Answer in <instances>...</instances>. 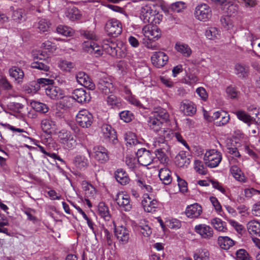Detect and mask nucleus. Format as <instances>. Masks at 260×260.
<instances>
[{
	"label": "nucleus",
	"instance_id": "423d86ee",
	"mask_svg": "<svg viewBox=\"0 0 260 260\" xmlns=\"http://www.w3.org/2000/svg\"><path fill=\"white\" fill-rule=\"evenodd\" d=\"M211 9L207 4H201L195 9L194 16L199 20L207 21L211 18Z\"/></svg>",
	"mask_w": 260,
	"mask_h": 260
},
{
	"label": "nucleus",
	"instance_id": "c9c22d12",
	"mask_svg": "<svg viewBox=\"0 0 260 260\" xmlns=\"http://www.w3.org/2000/svg\"><path fill=\"white\" fill-rule=\"evenodd\" d=\"M135 181L137 185L144 191L150 192L152 190V188L149 185L146 177H138Z\"/></svg>",
	"mask_w": 260,
	"mask_h": 260
},
{
	"label": "nucleus",
	"instance_id": "e433bc0d",
	"mask_svg": "<svg viewBox=\"0 0 260 260\" xmlns=\"http://www.w3.org/2000/svg\"><path fill=\"white\" fill-rule=\"evenodd\" d=\"M99 214L105 220L109 221L111 215L109 213V208L103 202H100L98 205Z\"/></svg>",
	"mask_w": 260,
	"mask_h": 260
},
{
	"label": "nucleus",
	"instance_id": "9b49d317",
	"mask_svg": "<svg viewBox=\"0 0 260 260\" xmlns=\"http://www.w3.org/2000/svg\"><path fill=\"white\" fill-rule=\"evenodd\" d=\"M136 154L138 157V162L142 166H148L153 160V156L152 153L145 148L138 149Z\"/></svg>",
	"mask_w": 260,
	"mask_h": 260
},
{
	"label": "nucleus",
	"instance_id": "37998d69",
	"mask_svg": "<svg viewBox=\"0 0 260 260\" xmlns=\"http://www.w3.org/2000/svg\"><path fill=\"white\" fill-rule=\"evenodd\" d=\"M74 163L77 168L82 169L88 166V160L84 156L78 155L75 157Z\"/></svg>",
	"mask_w": 260,
	"mask_h": 260
},
{
	"label": "nucleus",
	"instance_id": "c03bdc74",
	"mask_svg": "<svg viewBox=\"0 0 260 260\" xmlns=\"http://www.w3.org/2000/svg\"><path fill=\"white\" fill-rule=\"evenodd\" d=\"M124 140L126 144L130 146L136 145L138 143V140L136 134L132 131H128L125 134Z\"/></svg>",
	"mask_w": 260,
	"mask_h": 260
},
{
	"label": "nucleus",
	"instance_id": "f3484780",
	"mask_svg": "<svg viewBox=\"0 0 260 260\" xmlns=\"http://www.w3.org/2000/svg\"><path fill=\"white\" fill-rule=\"evenodd\" d=\"M152 64L156 68L164 67L168 62L169 57L163 52H155L151 57Z\"/></svg>",
	"mask_w": 260,
	"mask_h": 260
},
{
	"label": "nucleus",
	"instance_id": "052dcab7",
	"mask_svg": "<svg viewBox=\"0 0 260 260\" xmlns=\"http://www.w3.org/2000/svg\"><path fill=\"white\" fill-rule=\"evenodd\" d=\"M119 58H125L129 61L131 64L134 63V59L133 55L128 52H127L125 46H123V49L120 51V53L119 54Z\"/></svg>",
	"mask_w": 260,
	"mask_h": 260
},
{
	"label": "nucleus",
	"instance_id": "7ed1b4c3",
	"mask_svg": "<svg viewBox=\"0 0 260 260\" xmlns=\"http://www.w3.org/2000/svg\"><path fill=\"white\" fill-rule=\"evenodd\" d=\"M222 160L221 152L215 149H211L206 152L204 160L206 166L213 168L217 167Z\"/></svg>",
	"mask_w": 260,
	"mask_h": 260
},
{
	"label": "nucleus",
	"instance_id": "49530a36",
	"mask_svg": "<svg viewBox=\"0 0 260 260\" xmlns=\"http://www.w3.org/2000/svg\"><path fill=\"white\" fill-rule=\"evenodd\" d=\"M107 104L112 108H120L121 106V101L113 94L110 95L107 99Z\"/></svg>",
	"mask_w": 260,
	"mask_h": 260
},
{
	"label": "nucleus",
	"instance_id": "6e6552de",
	"mask_svg": "<svg viewBox=\"0 0 260 260\" xmlns=\"http://www.w3.org/2000/svg\"><path fill=\"white\" fill-rule=\"evenodd\" d=\"M76 121L81 127L87 128L93 122V116L89 111L84 109L80 111L77 114Z\"/></svg>",
	"mask_w": 260,
	"mask_h": 260
},
{
	"label": "nucleus",
	"instance_id": "a211bd4d",
	"mask_svg": "<svg viewBox=\"0 0 260 260\" xmlns=\"http://www.w3.org/2000/svg\"><path fill=\"white\" fill-rule=\"evenodd\" d=\"M58 136L60 142L66 145L68 148H72L75 145L76 141L70 131H59Z\"/></svg>",
	"mask_w": 260,
	"mask_h": 260
},
{
	"label": "nucleus",
	"instance_id": "864d4df0",
	"mask_svg": "<svg viewBox=\"0 0 260 260\" xmlns=\"http://www.w3.org/2000/svg\"><path fill=\"white\" fill-rule=\"evenodd\" d=\"M161 121L158 120V119H157V118L155 117L154 116H151L149 118L148 124L151 128H155V130H158V129L160 127V126L163 124Z\"/></svg>",
	"mask_w": 260,
	"mask_h": 260
},
{
	"label": "nucleus",
	"instance_id": "473e14b6",
	"mask_svg": "<svg viewBox=\"0 0 260 260\" xmlns=\"http://www.w3.org/2000/svg\"><path fill=\"white\" fill-rule=\"evenodd\" d=\"M168 149L169 148L165 147H160L155 150V154L160 164L166 165L168 163L169 158L166 154V152L167 151Z\"/></svg>",
	"mask_w": 260,
	"mask_h": 260
},
{
	"label": "nucleus",
	"instance_id": "ddd939ff",
	"mask_svg": "<svg viewBox=\"0 0 260 260\" xmlns=\"http://www.w3.org/2000/svg\"><path fill=\"white\" fill-rule=\"evenodd\" d=\"M115 201L122 210L129 211L132 208L129 196L123 192H118L117 194Z\"/></svg>",
	"mask_w": 260,
	"mask_h": 260
},
{
	"label": "nucleus",
	"instance_id": "f257e3e1",
	"mask_svg": "<svg viewBox=\"0 0 260 260\" xmlns=\"http://www.w3.org/2000/svg\"><path fill=\"white\" fill-rule=\"evenodd\" d=\"M54 80L47 78H40L37 81H32L30 83L31 92H36L44 88L47 96L53 100L62 99L64 94L63 90L59 87L53 86Z\"/></svg>",
	"mask_w": 260,
	"mask_h": 260
},
{
	"label": "nucleus",
	"instance_id": "774afa93",
	"mask_svg": "<svg viewBox=\"0 0 260 260\" xmlns=\"http://www.w3.org/2000/svg\"><path fill=\"white\" fill-rule=\"evenodd\" d=\"M167 224L169 228L172 229H178L181 226V222L175 218L167 221Z\"/></svg>",
	"mask_w": 260,
	"mask_h": 260
},
{
	"label": "nucleus",
	"instance_id": "bf43d9fd",
	"mask_svg": "<svg viewBox=\"0 0 260 260\" xmlns=\"http://www.w3.org/2000/svg\"><path fill=\"white\" fill-rule=\"evenodd\" d=\"M224 6H226V12L229 16H234L238 11V7L235 4L226 3Z\"/></svg>",
	"mask_w": 260,
	"mask_h": 260
},
{
	"label": "nucleus",
	"instance_id": "412c9836",
	"mask_svg": "<svg viewBox=\"0 0 260 260\" xmlns=\"http://www.w3.org/2000/svg\"><path fill=\"white\" fill-rule=\"evenodd\" d=\"M185 212L189 218H198L202 213V208L199 204L194 203L188 206Z\"/></svg>",
	"mask_w": 260,
	"mask_h": 260
},
{
	"label": "nucleus",
	"instance_id": "680f3d73",
	"mask_svg": "<svg viewBox=\"0 0 260 260\" xmlns=\"http://www.w3.org/2000/svg\"><path fill=\"white\" fill-rule=\"evenodd\" d=\"M236 260H248L249 254L244 249H240L236 252Z\"/></svg>",
	"mask_w": 260,
	"mask_h": 260
},
{
	"label": "nucleus",
	"instance_id": "8fccbe9b",
	"mask_svg": "<svg viewBox=\"0 0 260 260\" xmlns=\"http://www.w3.org/2000/svg\"><path fill=\"white\" fill-rule=\"evenodd\" d=\"M175 48L177 51L182 53L184 56L188 57L191 53V50L188 45L185 44H176Z\"/></svg>",
	"mask_w": 260,
	"mask_h": 260
},
{
	"label": "nucleus",
	"instance_id": "09e8293b",
	"mask_svg": "<svg viewBox=\"0 0 260 260\" xmlns=\"http://www.w3.org/2000/svg\"><path fill=\"white\" fill-rule=\"evenodd\" d=\"M235 70L237 72L236 74L240 78H244L248 76V68L245 66L237 64L235 66Z\"/></svg>",
	"mask_w": 260,
	"mask_h": 260
},
{
	"label": "nucleus",
	"instance_id": "7c9ffc66",
	"mask_svg": "<svg viewBox=\"0 0 260 260\" xmlns=\"http://www.w3.org/2000/svg\"><path fill=\"white\" fill-rule=\"evenodd\" d=\"M211 224L218 232L225 233L228 231L226 223L220 218H214L211 220Z\"/></svg>",
	"mask_w": 260,
	"mask_h": 260
},
{
	"label": "nucleus",
	"instance_id": "603ef678",
	"mask_svg": "<svg viewBox=\"0 0 260 260\" xmlns=\"http://www.w3.org/2000/svg\"><path fill=\"white\" fill-rule=\"evenodd\" d=\"M194 169L196 172L201 175H205L207 174V169L203 162L199 160H196L194 162Z\"/></svg>",
	"mask_w": 260,
	"mask_h": 260
},
{
	"label": "nucleus",
	"instance_id": "3c124183",
	"mask_svg": "<svg viewBox=\"0 0 260 260\" xmlns=\"http://www.w3.org/2000/svg\"><path fill=\"white\" fill-rule=\"evenodd\" d=\"M138 159L131 155H127L125 158V162L128 168L132 171H134L137 167Z\"/></svg>",
	"mask_w": 260,
	"mask_h": 260
},
{
	"label": "nucleus",
	"instance_id": "5fc2aeb1",
	"mask_svg": "<svg viewBox=\"0 0 260 260\" xmlns=\"http://www.w3.org/2000/svg\"><path fill=\"white\" fill-rule=\"evenodd\" d=\"M209 253L206 249L199 250L197 252L194 254V260H208Z\"/></svg>",
	"mask_w": 260,
	"mask_h": 260
},
{
	"label": "nucleus",
	"instance_id": "c85d7f7f",
	"mask_svg": "<svg viewBox=\"0 0 260 260\" xmlns=\"http://www.w3.org/2000/svg\"><path fill=\"white\" fill-rule=\"evenodd\" d=\"M115 177L117 181L122 185L129 182V179L127 173L122 169H118L115 173Z\"/></svg>",
	"mask_w": 260,
	"mask_h": 260
},
{
	"label": "nucleus",
	"instance_id": "a18cd8bd",
	"mask_svg": "<svg viewBox=\"0 0 260 260\" xmlns=\"http://www.w3.org/2000/svg\"><path fill=\"white\" fill-rule=\"evenodd\" d=\"M97 47H100L93 41L84 42L83 44V49L85 52L90 54L94 53L97 50Z\"/></svg>",
	"mask_w": 260,
	"mask_h": 260
},
{
	"label": "nucleus",
	"instance_id": "0eeeda50",
	"mask_svg": "<svg viewBox=\"0 0 260 260\" xmlns=\"http://www.w3.org/2000/svg\"><path fill=\"white\" fill-rule=\"evenodd\" d=\"M105 30L109 36L117 37L122 32V24L118 20L112 19L106 23Z\"/></svg>",
	"mask_w": 260,
	"mask_h": 260
},
{
	"label": "nucleus",
	"instance_id": "338daca9",
	"mask_svg": "<svg viewBox=\"0 0 260 260\" xmlns=\"http://www.w3.org/2000/svg\"><path fill=\"white\" fill-rule=\"evenodd\" d=\"M136 74L140 78H144L149 74V69L147 66H142L136 70Z\"/></svg>",
	"mask_w": 260,
	"mask_h": 260
},
{
	"label": "nucleus",
	"instance_id": "e2e57ef3",
	"mask_svg": "<svg viewBox=\"0 0 260 260\" xmlns=\"http://www.w3.org/2000/svg\"><path fill=\"white\" fill-rule=\"evenodd\" d=\"M119 117L121 120L125 122L131 121L134 118V115L129 111H124L119 113Z\"/></svg>",
	"mask_w": 260,
	"mask_h": 260
},
{
	"label": "nucleus",
	"instance_id": "4d7b16f0",
	"mask_svg": "<svg viewBox=\"0 0 260 260\" xmlns=\"http://www.w3.org/2000/svg\"><path fill=\"white\" fill-rule=\"evenodd\" d=\"M205 35L208 39L214 40L219 35L218 30L216 27H209L206 30Z\"/></svg>",
	"mask_w": 260,
	"mask_h": 260
},
{
	"label": "nucleus",
	"instance_id": "13d9d810",
	"mask_svg": "<svg viewBox=\"0 0 260 260\" xmlns=\"http://www.w3.org/2000/svg\"><path fill=\"white\" fill-rule=\"evenodd\" d=\"M104 136L113 144H116L118 141L116 131H106L104 133Z\"/></svg>",
	"mask_w": 260,
	"mask_h": 260
},
{
	"label": "nucleus",
	"instance_id": "1a4fd4ad",
	"mask_svg": "<svg viewBox=\"0 0 260 260\" xmlns=\"http://www.w3.org/2000/svg\"><path fill=\"white\" fill-rule=\"evenodd\" d=\"M42 53L37 54L34 57V61L31 62L30 67L32 69H38L45 72L49 71L48 59L43 58Z\"/></svg>",
	"mask_w": 260,
	"mask_h": 260
},
{
	"label": "nucleus",
	"instance_id": "5701e85b",
	"mask_svg": "<svg viewBox=\"0 0 260 260\" xmlns=\"http://www.w3.org/2000/svg\"><path fill=\"white\" fill-rule=\"evenodd\" d=\"M8 109L10 111V113L16 117H22L24 114V106L22 104L12 102L8 105Z\"/></svg>",
	"mask_w": 260,
	"mask_h": 260
},
{
	"label": "nucleus",
	"instance_id": "cd10ccee",
	"mask_svg": "<svg viewBox=\"0 0 260 260\" xmlns=\"http://www.w3.org/2000/svg\"><path fill=\"white\" fill-rule=\"evenodd\" d=\"M9 73L10 77L13 78L17 83L22 82L24 77V73L21 69L14 67L9 69Z\"/></svg>",
	"mask_w": 260,
	"mask_h": 260
},
{
	"label": "nucleus",
	"instance_id": "6ab92c4d",
	"mask_svg": "<svg viewBox=\"0 0 260 260\" xmlns=\"http://www.w3.org/2000/svg\"><path fill=\"white\" fill-rule=\"evenodd\" d=\"M72 97L74 100L80 103L89 102L91 98L89 93L87 92L83 88L74 90L72 94Z\"/></svg>",
	"mask_w": 260,
	"mask_h": 260
},
{
	"label": "nucleus",
	"instance_id": "6e6d98bb",
	"mask_svg": "<svg viewBox=\"0 0 260 260\" xmlns=\"http://www.w3.org/2000/svg\"><path fill=\"white\" fill-rule=\"evenodd\" d=\"M74 99L72 96H63L62 100L59 102L60 107L65 109H69L72 107V102Z\"/></svg>",
	"mask_w": 260,
	"mask_h": 260
},
{
	"label": "nucleus",
	"instance_id": "9d476101",
	"mask_svg": "<svg viewBox=\"0 0 260 260\" xmlns=\"http://www.w3.org/2000/svg\"><path fill=\"white\" fill-rule=\"evenodd\" d=\"M121 47H120L115 43L110 40H104L103 48L105 51L112 56H116L119 58V54L120 53V51L123 49V46H124L122 44H120Z\"/></svg>",
	"mask_w": 260,
	"mask_h": 260
},
{
	"label": "nucleus",
	"instance_id": "f704fd0d",
	"mask_svg": "<svg viewBox=\"0 0 260 260\" xmlns=\"http://www.w3.org/2000/svg\"><path fill=\"white\" fill-rule=\"evenodd\" d=\"M153 116L161 121L162 123L166 122L169 118V114L167 111L160 107L156 108L152 113Z\"/></svg>",
	"mask_w": 260,
	"mask_h": 260
},
{
	"label": "nucleus",
	"instance_id": "a878e982",
	"mask_svg": "<svg viewBox=\"0 0 260 260\" xmlns=\"http://www.w3.org/2000/svg\"><path fill=\"white\" fill-rule=\"evenodd\" d=\"M247 229L251 235L260 236V221L258 220L254 219L248 221Z\"/></svg>",
	"mask_w": 260,
	"mask_h": 260
},
{
	"label": "nucleus",
	"instance_id": "58836bf2",
	"mask_svg": "<svg viewBox=\"0 0 260 260\" xmlns=\"http://www.w3.org/2000/svg\"><path fill=\"white\" fill-rule=\"evenodd\" d=\"M12 19L17 23H20L22 21L25 20V12L23 9H17L14 10L12 14Z\"/></svg>",
	"mask_w": 260,
	"mask_h": 260
},
{
	"label": "nucleus",
	"instance_id": "f03ea898",
	"mask_svg": "<svg viewBox=\"0 0 260 260\" xmlns=\"http://www.w3.org/2000/svg\"><path fill=\"white\" fill-rule=\"evenodd\" d=\"M89 157H92L96 161L101 164H106L109 160V152L102 146H95L92 151L87 149Z\"/></svg>",
	"mask_w": 260,
	"mask_h": 260
},
{
	"label": "nucleus",
	"instance_id": "bb28decb",
	"mask_svg": "<svg viewBox=\"0 0 260 260\" xmlns=\"http://www.w3.org/2000/svg\"><path fill=\"white\" fill-rule=\"evenodd\" d=\"M217 242L219 247L224 250H228L235 245V241L228 236L218 237Z\"/></svg>",
	"mask_w": 260,
	"mask_h": 260
},
{
	"label": "nucleus",
	"instance_id": "69168bd1",
	"mask_svg": "<svg viewBox=\"0 0 260 260\" xmlns=\"http://www.w3.org/2000/svg\"><path fill=\"white\" fill-rule=\"evenodd\" d=\"M138 230L144 236L148 237L151 234V229L147 224L140 225L138 226Z\"/></svg>",
	"mask_w": 260,
	"mask_h": 260
},
{
	"label": "nucleus",
	"instance_id": "de8ad7c7",
	"mask_svg": "<svg viewBox=\"0 0 260 260\" xmlns=\"http://www.w3.org/2000/svg\"><path fill=\"white\" fill-rule=\"evenodd\" d=\"M56 31L58 34L66 37L72 36L75 32L72 28L64 25L58 26L56 28Z\"/></svg>",
	"mask_w": 260,
	"mask_h": 260
},
{
	"label": "nucleus",
	"instance_id": "aec40b11",
	"mask_svg": "<svg viewBox=\"0 0 260 260\" xmlns=\"http://www.w3.org/2000/svg\"><path fill=\"white\" fill-rule=\"evenodd\" d=\"M98 88L103 93L108 94L113 90V85L110 79L107 78H101L97 83Z\"/></svg>",
	"mask_w": 260,
	"mask_h": 260
},
{
	"label": "nucleus",
	"instance_id": "79ce46f5",
	"mask_svg": "<svg viewBox=\"0 0 260 260\" xmlns=\"http://www.w3.org/2000/svg\"><path fill=\"white\" fill-rule=\"evenodd\" d=\"M41 125L42 130L56 129L58 128L56 122L49 118L43 119Z\"/></svg>",
	"mask_w": 260,
	"mask_h": 260
},
{
	"label": "nucleus",
	"instance_id": "ea45409f",
	"mask_svg": "<svg viewBox=\"0 0 260 260\" xmlns=\"http://www.w3.org/2000/svg\"><path fill=\"white\" fill-rule=\"evenodd\" d=\"M176 164L179 167L187 166L190 162L189 158H187L184 152L179 153L176 157Z\"/></svg>",
	"mask_w": 260,
	"mask_h": 260
},
{
	"label": "nucleus",
	"instance_id": "2eb2a0df",
	"mask_svg": "<svg viewBox=\"0 0 260 260\" xmlns=\"http://www.w3.org/2000/svg\"><path fill=\"white\" fill-rule=\"evenodd\" d=\"M194 230L203 239L209 240L213 236V230L211 227L205 224L196 225Z\"/></svg>",
	"mask_w": 260,
	"mask_h": 260
},
{
	"label": "nucleus",
	"instance_id": "4468645a",
	"mask_svg": "<svg viewBox=\"0 0 260 260\" xmlns=\"http://www.w3.org/2000/svg\"><path fill=\"white\" fill-rule=\"evenodd\" d=\"M143 33L150 41H155L161 36V31L156 26L145 25L142 29Z\"/></svg>",
	"mask_w": 260,
	"mask_h": 260
},
{
	"label": "nucleus",
	"instance_id": "4be33fe9",
	"mask_svg": "<svg viewBox=\"0 0 260 260\" xmlns=\"http://www.w3.org/2000/svg\"><path fill=\"white\" fill-rule=\"evenodd\" d=\"M230 171L232 176L237 181L241 183H246L248 181V178L237 165L230 167Z\"/></svg>",
	"mask_w": 260,
	"mask_h": 260
},
{
	"label": "nucleus",
	"instance_id": "c756f323",
	"mask_svg": "<svg viewBox=\"0 0 260 260\" xmlns=\"http://www.w3.org/2000/svg\"><path fill=\"white\" fill-rule=\"evenodd\" d=\"M158 176L164 184L168 185L172 182L171 171L167 168H161L159 170Z\"/></svg>",
	"mask_w": 260,
	"mask_h": 260
},
{
	"label": "nucleus",
	"instance_id": "4c0bfd02",
	"mask_svg": "<svg viewBox=\"0 0 260 260\" xmlns=\"http://www.w3.org/2000/svg\"><path fill=\"white\" fill-rule=\"evenodd\" d=\"M30 106L35 111L40 113H46L49 109L45 104L36 101L31 102Z\"/></svg>",
	"mask_w": 260,
	"mask_h": 260
},
{
	"label": "nucleus",
	"instance_id": "dca6fc26",
	"mask_svg": "<svg viewBox=\"0 0 260 260\" xmlns=\"http://www.w3.org/2000/svg\"><path fill=\"white\" fill-rule=\"evenodd\" d=\"M115 227V235L117 240L123 244L126 243L129 238V234L128 230L124 226H118L116 227L114 222H112Z\"/></svg>",
	"mask_w": 260,
	"mask_h": 260
},
{
	"label": "nucleus",
	"instance_id": "0e129e2a",
	"mask_svg": "<svg viewBox=\"0 0 260 260\" xmlns=\"http://www.w3.org/2000/svg\"><path fill=\"white\" fill-rule=\"evenodd\" d=\"M74 66L73 62L67 60H62L59 63L60 69L66 72H71Z\"/></svg>",
	"mask_w": 260,
	"mask_h": 260
},
{
	"label": "nucleus",
	"instance_id": "39448f33",
	"mask_svg": "<svg viewBox=\"0 0 260 260\" xmlns=\"http://www.w3.org/2000/svg\"><path fill=\"white\" fill-rule=\"evenodd\" d=\"M153 8L154 6L149 4H146L141 8L140 18L145 23L153 24L156 23L155 21L156 11Z\"/></svg>",
	"mask_w": 260,
	"mask_h": 260
},
{
	"label": "nucleus",
	"instance_id": "b1692460",
	"mask_svg": "<svg viewBox=\"0 0 260 260\" xmlns=\"http://www.w3.org/2000/svg\"><path fill=\"white\" fill-rule=\"evenodd\" d=\"M181 111L188 116H192L196 113V107L195 105L188 100H184L181 103L180 107Z\"/></svg>",
	"mask_w": 260,
	"mask_h": 260
},
{
	"label": "nucleus",
	"instance_id": "393cba45",
	"mask_svg": "<svg viewBox=\"0 0 260 260\" xmlns=\"http://www.w3.org/2000/svg\"><path fill=\"white\" fill-rule=\"evenodd\" d=\"M77 81L84 87L93 89L94 84L90 81L88 76L83 72H78L76 76Z\"/></svg>",
	"mask_w": 260,
	"mask_h": 260
},
{
	"label": "nucleus",
	"instance_id": "20e7f679",
	"mask_svg": "<svg viewBox=\"0 0 260 260\" xmlns=\"http://www.w3.org/2000/svg\"><path fill=\"white\" fill-rule=\"evenodd\" d=\"M233 113L235 114L237 118L241 121L246 123L248 126L254 124L260 125V113H255V118L251 117L249 114L243 110H237Z\"/></svg>",
	"mask_w": 260,
	"mask_h": 260
},
{
	"label": "nucleus",
	"instance_id": "a19ab883",
	"mask_svg": "<svg viewBox=\"0 0 260 260\" xmlns=\"http://www.w3.org/2000/svg\"><path fill=\"white\" fill-rule=\"evenodd\" d=\"M167 131H163V135L160 134L157 137H155L153 141V145L154 147H165L169 148V146L166 143L165 140V133Z\"/></svg>",
	"mask_w": 260,
	"mask_h": 260
},
{
	"label": "nucleus",
	"instance_id": "2f4dec72",
	"mask_svg": "<svg viewBox=\"0 0 260 260\" xmlns=\"http://www.w3.org/2000/svg\"><path fill=\"white\" fill-rule=\"evenodd\" d=\"M66 16L71 20L75 21L81 19L82 15L80 11L75 7L69 8L66 12Z\"/></svg>",
	"mask_w": 260,
	"mask_h": 260
},
{
	"label": "nucleus",
	"instance_id": "f8f14e48",
	"mask_svg": "<svg viewBox=\"0 0 260 260\" xmlns=\"http://www.w3.org/2000/svg\"><path fill=\"white\" fill-rule=\"evenodd\" d=\"M142 204L144 210L150 213L156 212L159 207V203L157 201L151 198L147 193L144 194Z\"/></svg>",
	"mask_w": 260,
	"mask_h": 260
},
{
	"label": "nucleus",
	"instance_id": "72a5a7b5",
	"mask_svg": "<svg viewBox=\"0 0 260 260\" xmlns=\"http://www.w3.org/2000/svg\"><path fill=\"white\" fill-rule=\"evenodd\" d=\"M82 186L86 198L94 199L95 197L96 190L92 185L87 182H84L82 183Z\"/></svg>",
	"mask_w": 260,
	"mask_h": 260
}]
</instances>
